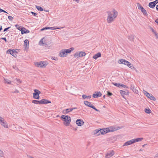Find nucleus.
<instances>
[{"label":"nucleus","mask_w":158,"mask_h":158,"mask_svg":"<svg viewBox=\"0 0 158 158\" xmlns=\"http://www.w3.org/2000/svg\"><path fill=\"white\" fill-rule=\"evenodd\" d=\"M108 16L107 22L110 23L113 22L118 15V12L115 9H113L111 11H108L107 12Z\"/></svg>","instance_id":"1"},{"label":"nucleus","mask_w":158,"mask_h":158,"mask_svg":"<svg viewBox=\"0 0 158 158\" xmlns=\"http://www.w3.org/2000/svg\"><path fill=\"white\" fill-rule=\"evenodd\" d=\"M60 118L61 120L64 121L63 123L64 125L66 126H69L71 121V118L69 116L62 115L61 116Z\"/></svg>","instance_id":"2"},{"label":"nucleus","mask_w":158,"mask_h":158,"mask_svg":"<svg viewBox=\"0 0 158 158\" xmlns=\"http://www.w3.org/2000/svg\"><path fill=\"white\" fill-rule=\"evenodd\" d=\"M32 102L33 103L39 105L51 103V102L50 101L44 99H43L40 101L33 100L32 101Z\"/></svg>","instance_id":"3"},{"label":"nucleus","mask_w":158,"mask_h":158,"mask_svg":"<svg viewBox=\"0 0 158 158\" xmlns=\"http://www.w3.org/2000/svg\"><path fill=\"white\" fill-rule=\"evenodd\" d=\"M34 92L33 94V98L35 99H39L40 97V94H41V92L37 89L34 90Z\"/></svg>","instance_id":"4"},{"label":"nucleus","mask_w":158,"mask_h":158,"mask_svg":"<svg viewBox=\"0 0 158 158\" xmlns=\"http://www.w3.org/2000/svg\"><path fill=\"white\" fill-rule=\"evenodd\" d=\"M137 4L139 10L141 11L144 15L148 16V14L147 11L139 3H137Z\"/></svg>","instance_id":"5"},{"label":"nucleus","mask_w":158,"mask_h":158,"mask_svg":"<svg viewBox=\"0 0 158 158\" xmlns=\"http://www.w3.org/2000/svg\"><path fill=\"white\" fill-rule=\"evenodd\" d=\"M86 54L85 52H79L75 53L74 55V57L78 58L79 57H82L85 56Z\"/></svg>","instance_id":"6"},{"label":"nucleus","mask_w":158,"mask_h":158,"mask_svg":"<svg viewBox=\"0 0 158 158\" xmlns=\"http://www.w3.org/2000/svg\"><path fill=\"white\" fill-rule=\"evenodd\" d=\"M0 122L1 125L4 127L8 128V125L7 124V122L5 121V119L0 116Z\"/></svg>","instance_id":"7"},{"label":"nucleus","mask_w":158,"mask_h":158,"mask_svg":"<svg viewBox=\"0 0 158 158\" xmlns=\"http://www.w3.org/2000/svg\"><path fill=\"white\" fill-rule=\"evenodd\" d=\"M121 129L120 127L110 126L107 128L108 132H114Z\"/></svg>","instance_id":"8"},{"label":"nucleus","mask_w":158,"mask_h":158,"mask_svg":"<svg viewBox=\"0 0 158 158\" xmlns=\"http://www.w3.org/2000/svg\"><path fill=\"white\" fill-rule=\"evenodd\" d=\"M76 124L79 126H81L83 125L84 123L83 120L81 119H78L76 121Z\"/></svg>","instance_id":"9"},{"label":"nucleus","mask_w":158,"mask_h":158,"mask_svg":"<svg viewBox=\"0 0 158 158\" xmlns=\"http://www.w3.org/2000/svg\"><path fill=\"white\" fill-rule=\"evenodd\" d=\"M120 93L122 96L125 99L124 97V95H128L129 94V92L128 90H126V91H124L122 90H120Z\"/></svg>","instance_id":"10"},{"label":"nucleus","mask_w":158,"mask_h":158,"mask_svg":"<svg viewBox=\"0 0 158 158\" xmlns=\"http://www.w3.org/2000/svg\"><path fill=\"white\" fill-rule=\"evenodd\" d=\"M67 55L64 49L62 50L59 54V56L61 57L66 56Z\"/></svg>","instance_id":"11"},{"label":"nucleus","mask_w":158,"mask_h":158,"mask_svg":"<svg viewBox=\"0 0 158 158\" xmlns=\"http://www.w3.org/2000/svg\"><path fill=\"white\" fill-rule=\"evenodd\" d=\"M102 94L100 92H95L93 95V97L94 98H97L101 96Z\"/></svg>","instance_id":"12"},{"label":"nucleus","mask_w":158,"mask_h":158,"mask_svg":"<svg viewBox=\"0 0 158 158\" xmlns=\"http://www.w3.org/2000/svg\"><path fill=\"white\" fill-rule=\"evenodd\" d=\"M114 154V152L112 150L111 152H108L106 155V158H110Z\"/></svg>","instance_id":"13"},{"label":"nucleus","mask_w":158,"mask_h":158,"mask_svg":"<svg viewBox=\"0 0 158 158\" xmlns=\"http://www.w3.org/2000/svg\"><path fill=\"white\" fill-rule=\"evenodd\" d=\"M101 131V135H104L108 132L107 128H104L100 129Z\"/></svg>","instance_id":"14"},{"label":"nucleus","mask_w":158,"mask_h":158,"mask_svg":"<svg viewBox=\"0 0 158 158\" xmlns=\"http://www.w3.org/2000/svg\"><path fill=\"white\" fill-rule=\"evenodd\" d=\"M72 111V109H71V108H70L64 110L63 111V113L64 114H67Z\"/></svg>","instance_id":"15"},{"label":"nucleus","mask_w":158,"mask_h":158,"mask_svg":"<svg viewBox=\"0 0 158 158\" xmlns=\"http://www.w3.org/2000/svg\"><path fill=\"white\" fill-rule=\"evenodd\" d=\"M7 53H9L10 55H12V56L15 57V54L14 52V50L13 49H9L7 51Z\"/></svg>","instance_id":"16"},{"label":"nucleus","mask_w":158,"mask_h":158,"mask_svg":"<svg viewBox=\"0 0 158 158\" xmlns=\"http://www.w3.org/2000/svg\"><path fill=\"white\" fill-rule=\"evenodd\" d=\"M130 89L135 93L137 94L138 93V91L136 90L135 86L134 85H131Z\"/></svg>","instance_id":"17"},{"label":"nucleus","mask_w":158,"mask_h":158,"mask_svg":"<svg viewBox=\"0 0 158 158\" xmlns=\"http://www.w3.org/2000/svg\"><path fill=\"white\" fill-rule=\"evenodd\" d=\"M101 132L100 130H96L94 131V135L96 136H98L101 134Z\"/></svg>","instance_id":"18"},{"label":"nucleus","mask_w":158,"mask_h":158,"mask_svg":"<svg viewBox=\"0 0 158 158\" xmlns=\"http://www.w3.org/2000/svg\"><path fill=\"white\" fill-rule=\"evenodd\" d=\"M133 143V141L132 139H131V140L128 141L126 142L123 145V146H128L131 144Z\"/></svg>","instance_id":"19"},{"label":"nucleus","mask_w":158,"mask_h":158,"mask_svg":"<svg viewBox=\"0 0 158 158\" xmlns=\"http://www.w3.org/2000/svg\"><path fill=\"white\" fill-rule=\"evenodd\" d=\"M84 103L85 105L91 108L92 107L91 106H92L93 105L91 104V103L90 102L86 101H85L84 102Z\"/></svg>","instance_id":"20"},{"label":"nucleus","mask_w":158,"mask_h":158,"mask_svg":"<svg viewBox=\"0 0 158 158\" xmlns=\"http://www.w3.org/2000/svg\"><path fill=\"white\" fill-rule=\"evenodd\" d=\"M143 138H137L136 139H132L133 143L136 142L141 141Z\"/></svg>","instance_id":"21"},{"label":"nucleus","mask_w":158,"mask_h":158,"mask_svg":"<svg viewBox=\"0 0 158 158\" xmlns=\"http://www.w3.org/2000/svg\"><path fill=\"white\" fill-rule=\"evenodd\" d=\"M101 56V54L100 52H98L96 54H95L93 56V58L94 59L96 60L98 58L100 57Z\"/></svg>","instance_id":"22"},{"label":"nucleus","mask_w":158,"mask_h":158,"mask_svg":"<svg viewBox=\"0 0 158 158\" xmlns=\"http://www.w3.org/2000/svg\"><path fill=\"white\" fill-rule=\"evenodd\" d=\"M66 52V54L70 53L72 51L74 50V48L73 47L67 49H64Z\"/></svg>","instance_id":"23"},{"label":"nucleus","mask_w":158,"mask_h":158,"mask_svg":"<svg viewBox=\"0 0 158 158\" xmlns=\"http://www.w3.org/2000/svg\"><path fill=\"white\" fill-rule=\"evenodd\" d=\"M127 61L123 59H120L118 60V63L119 64H125Z\"/></svg>","instance_id":"24"},{"label":"nucleus","mask_w":158,"mask_h":158,"mask_svg":"<svg viewBox=\"0 0 158 158\" xmlns=\"http://www.w3.org/2000/svg\"><path fill=\"white\" fill-rule=\"evenodd\" d=\"M42 66V68L46 66L48 64V63L47 61H41V62Z\"/></svg>","instance_id":"25"},{"label":"nucleus","mask_w":158,"mask_h":158,"mask_svg":"<svg viewBox=\"0 0 158 158\" xmlns=\"http://www.w3.org/2000/svg\"><path fill=\"white\" fill-rule=\"evenodd\" d=\"M21 31L22 34L28 33L30 32L28 30L26 29V28L25 30L24 29H22Z\"/></svg>","instance_id":"26"},{"label":"nucleus","mask_w":158,"mask_h":158,"mask_svg":"<svg viewBox=\"0 0 158 158\" xmlns=\"http://www.w3.org/2000/svg\"><path fill=\"white\" fill-rule=\"evenodd\" d=\"M147 97L149 98L150 99L153 101H155L156 100V98L151 94H150V95L148 96Z\"/></svg>","instance_id":"27"},{"label":"nucleus","mask_w":158,"mask_h":158,"mask_svg":"<svg viewBox=\"0 0 158 158\" xmlns=\"http://www.w3.org/2000/svg\"><path fill=\"white\" fill-rule=\"evenodd\" d=\"M15 27H16V28L18 29V30L21 31L22 29H24L25 30V28L24 27H21V26H19V25L16 24L15 25Z\"/></svg>","instance_id":"28"},{"label":"nucleus","mask_w":158,"mask_h":158,"mask_svg":"<svg viewBox=\"0 0 158 158\" xmlns=\"http://www.w3.org/2000/svg\"><path fill=\"white\" fill-rule=\"evenodd\" d=\"M150 28L152 31L155 34V36H156V38L158 39V33L155 31L152 27H151Z\"/></svg>","instance_id":"29"},{"label":"nucleus","mask_w":158,"mask_h":158,"mask_svg":"<svg viewBox=\"0 0 158 158\" xmlns=\"http://www.w3.org/2000/svg\"><path fill=\"white\" fill-rule=\"evenodd\" d=\"M135 38V36L133 35H131L129 36L128 37V39L129 40L132 41H134V39Z\"/></svg>","instance_id":"30"},{"label":"nucleus","mask_w":158,"mask_h":158,"mask_svg":"<svg viewBox=\"0 0 158 158\" xmlns=\"http://www.w3.org/2000/svg\"><path fill=\"white\" fill-rule=\"evenodd\" d=\"M40 62L41 61L39 62H35V64L36 66L38 67L42 68L41 63Z\"/></svg>","instance_id":"31"},{"label":"nucleus","mask_w":158,"mask_h":158,"mask_svg":"<svg viewBox=\"0 0 158 158\" xmlns=\"http://www.w3.org/2000/svg\"><path fill=\"white\" fill-rule=\"evenodd\" d=\"M148 6L150 8H153L155 7V5L152 2H151L149 3Z\"/></svg>","instance_id":"32"},{"label":"nucleus","mask_w":158,"mask_h":158,"mask_svg":"<svg viewBox=\"0 0 158 158\" xmlns=\"http://www.w3.org/2000/svg\"><path fill=\"white\" fill-rule=\"evenodd\" d=\"M29 45V41L28 40H25L24 41V45L26 47L28 46Z\"/></svg>","instance_id":"33"},{"label":"nucleus","mask_w":158,"mask_h":158,"mask_svg":"<svg viewBox=\"0 0 158 158\" xmlns=\"http://www.w3.org/2000/svg\"><path fill=\"white\" fill-rule=\"evenodd\" d=\"M4 82L5 83L10 84L11 81L8 79H4Z\"/></svg>","instance_id":"34"},{"label":"nucleus","mask_w":158,"mask_h":158,"mask_svg":"<svg viewBox=\"0 0 158 158\" xmlns=\"http://www.w3.org/2000/svg\"><path fill=\"white\" fill-rule=\"evenodd\" d=\"M35 7H36V8L38 10L40 11H44V9L42 7H41L39 6H36Z\"/></svg>","instance_id":"35"},{"label":"nucleus","mask_w":158,"mask_h":158,"mask_svg":"<svg viewBox=\"0 0 158 158\" xmlns=\"http://www.w3.org/2000/svg\"><path fill=\"white\" fill-rule=\"evenodd\" d=\"M82 98L84 99H85L86 98H90L91 97V95H89L88 96H87L86 95L83 94L82 95Z\"/></svg>","instance_id":"36"},{"label":"nucleus","mask_w":158,"mask_h":158,"mask_svg":"<svg viewBox=\"0 0 158 158\" xmlns=\"http://www.w3.org/2000/svg\"><path fill=\"white\" fill-rule=\"evenodd\" d=\"M144 111L145 113L147 114H150L151 112V110L149 109L145 108L144 110Z\"/></svg>","instance_id":"37"},{"label":"nucleus","mask_w":158,"mask_h":158,"mask_svg":"<svg viewBox=\"0 0 158 158\" xmlns=\"http://www.w3.org/2000/svg\"><path fill=\"white\" fill-rule=\"evenodd\" d=\"M63 28V27H61L60 28ZM60 28L59 27H58V28H55L54 27H49V29H51L52 30H56V29H59Z\"/></svg>","instance_id":"38"},{"label":"nucleus","mask_w":158,"mask_h":158,"mask_svg":"<svg viewBox=\"0 0 158 158\" xmlns=\"http://www.w3.org/2000/svg\"><path fill=\"white\" fill-rule=\"evenodd\" d=\"M112 84L114 85L117 86L118 87H120V83H116L112 82Z\"/></svg>","instance_id":"39"},{"label":"nucleus","mask_w":158,"mask_h":158,"mask_svg":"<svg viewBox=\"0 0 158 158\" xmlns=\"http://www.w3.org/2000/svg\"><path fill=\"white\" fill-rule=\"evenodd\" d=\"M143 93H144V94L146 95V96L147 97L148 96H149L150 95V94H149V93H148V92H147L146 91H143Z\"/></svg>","instance_id":"40"},{"label":"nucleus","mask_w":158,"mask_h":158,"mask_svg":"<svg viewBox=\"0 0 158 158\" xmlns=\"http://www.w3.org/2000/svg\"><path fill=\"white\" fill-rule=\"evenodd\" d=\"M14 50V52L16 56H17L16 55V53H18V49H13Z\"/></svg>","instance_id":"41"},{"label":"nucleus","mask_w":158,"mask_h":158,"mask_svg":"<svg viewBox=\"0 0 158 158\" xmlns=\"http://www.w3.org/2000/svg\"><path fill=\"white\" fill-rule=\"evenodd\" d=\"M49 29V27H44L43 28L40 30L41 31H43L44 30H46Z\"/></svg>","instance_id":"42"},{"label":"nucleus","mask_w":158,"mask_h":158,"mask_svg":"<svg viewBox=\"0 0 158 158\" xmlns=\"http://www.w3.org/2000/svg\"><path fill=\"white\" fill-rule=\"evenodd\" d=\"M107 95L108 96H110L112 95V94L111 92H110L109 91H107Z\"/></svg>","instance_id":"43"},{"label":"nucleus","mask_w":158,"mask_h":158,"mask_svg":"<svg viewBox=\"0 0 158 158\" xmlns=\"http://www.w3.org/2000/svg\"><path fill=\"white\" fill-rule=\"evenodd\" d=\"M92 106L91 108H93V109H94V110H95L96 111H98V112L99 111V110H98L97 109H96L94 105H93L92 106Z\"/></svg>","instance_id":"44"},{"label":"nucleus","mask_w":158,"mask_h":158,"mask_svg":"<svg viewBox=\"0 0 158 158\" xmlns=\"http://www.w3.org/2000/svg\"><path fill=\"white\" fill-rule=\"evenodd\" d=\"M8 18L10 21H12L13 20L14 18L11 16H8Z\"/></svg>","instance_id":"45"},{"label":"nucleus","mask_w":158,"mask_h":158,"mask_svg":"<svg viewBox=\"0 0 158 158\" xmlns=\"http://www.w3.org/2000/svg\"><path fill=\"white\" fill-rule=\"evenodd\" d=\"M127 66L130 68H131L133 67V64L130 62V63L128 64Z\"/></svg>","instance_id":"46"},{"label":"nucleus","mask_w":158,"mask_h":158,"mask_svg":"<svg viewBox=\"0 0 158 158\" xmlns=\"http://www.w3.org/2000/svg\"><path fill=\"white\" fill-rule=\"evenodd\" d=\"M0 156L3 157L4 156V153L3 152L0 150Z\"/></svg>","instance_id":"47"},{"label":"nucleus","mask_w":158,"mask_h":158,"mask_svg":"<svg viewBox=\"0 0 158 158\" xmlns=\"http://www.w3.org/2000/svg\"><path fill=\"white\" fill-rule=\"evenodd\" d=\"M12 67L13 68V69H15V70H19V69L16 66V65H13L12 66Z\"/></svg>","instance_id":"48"},{"label":"nucleus","mask_w":158,"mask_h":158,"mask_svg":"<svg viewBox=\"0 0 158 158\" xmlns=\"http://www.w3.org/2000/svg\"><path fill=\"white\" fill-rule=\"evenodd\" d=\"M120 86H122V87H123L124 88H128V87L126 85H123L122 84H120Z\"/></svg>","instance_id":"49"},{"label":"nucleus","mask_w":158,"mask_h":158,"mask_svg":"<svg viewBox=\"0 0 158 158\" xmlns=\"http://www.w3.org/2000/svg\"><path fill=\"white\" fill-rule=\"evenodd\" d=\"M152 2L156 6V5L158 3V0H156L155 1Z\"/></svg>","instance_id":"50"},{"label":"nucleus","mask_w":158,"mask_h":158,"mask_svg":"<svg viewBox=\"0 0 158 158\" xmlns=\"http://www.w3.org/2000/svg\"><path fill=\"white\" fill-rule=\"evenodd\" d=\"M1 12H3L5 13H7L6 11L4 10H2V9L0 8V13H1Z\"/></svg>","instance_id":"51"},{"label":"nucleus","mask_w":158,"mask_h":158,"mask_svg":"<svg viewBox=\"0 0 158 158\" xmlns=\"http://www.w3.org/2000/svg\"><path fill=\"white\" fill-rule=\"evenodd\" d=\"M10 28V27H8L5 28L3 30V31L5 32V31H6Z\"/></svg>","instance_id":"52"},{"label":"nucleus","mask_w":158,"mask_h":158,"mask_svg":"<svg viewBox=\"0 0 158 158\" xmlns=\"http://www.w3.org/2000/svg\"><path fill=\"white\" fill-rule=\"evenodd\" d=\"M31 13L34 16H36L37 15V14L36 13L33 12L32 11L31 12Z\"/></svg>","instance_id":"53"},{"label":"nucleus","mask_w":158,"mask_h":158,"mask_svg":"<svg viewBox=\"0 0 158 158\" xmlns=\"http://www.w3.org/2000/svg\"><path fill=\"white\" fill-rule=\"evenodd\" d=\"M132 69H133L136 72H138L137 70L136 69V68L135 67H133L131 68Z\"/></svg>","instance_id":"54"},{"label":"nucleus","mask_w":158,"mask_h":158,"mask_svg":"<svg viewBox=\"0 0 158 158\" xmlns=\"http://www.w3.org/2000/svg\"><path fill=\"white\" fill-rule=\"evenodd\" d=\"M1 39L4 40L5 41V42H7V40L6 39V38H5V37H3V38H1Z\"/></svg>","instance_id":"55"},{"label":"nucleus","mask_w":158,"mask_h":158,"mask_svg":"<svg viewBox=\"0 0 158 158\" xmlns=\"http://www.w3.org/2000/svg\"><path fill=\"white\" fill-rule=\"evenodd\" d=\"M19 92V90L17 89H15V91H14V93H18Z\"/></svg>","instance_id":"56"},{"label":"nucleus","mask_w":158,"mask_h":158,"mask_svg":"<svg viewBox=\"0 0 158 158\" xmlns=\"http://www.w3.org/2000/svg\"><path fill=\"white\" fill-rule=\"evenodd\" d=\"M129 63H130V62L129 61H127L126 63L125 64V65L127 66L128 64H129Z\"/></svg>","instance_id":"57"},{"label":"nucleus","mask_w":158,"mask_h":158,"mask_svg":"<svg viewBox=\"0 0 158 158\" xmlns=\"http://www.w3.org/2000/svg\"><path fill=\"white\" fill-rule=\"evenodd\" d=\"M155 158H158V153L155 156Z\"/></svg>","instance_id":"58"},{"label":"nucleus","mask_w":158,"mask_h":158,"mask_svg":"<svg viewBox=\"0 0 158 158\" xmlns=\"http://www.w3.org/2000/svg\"><path fill=\"white\" fill-rule=\"evenodd\" d=\"M155 22L156 23H157L158 24V19H156L155 21Z\"/></svg>","instance_id":"59"},{"label":"nucleus","mask_w":158,"mask_h":158,"mask_svg":"<svg viewBox=\"0 0 158 158\" xmlns=\"http://www.w3.org/2000/svg\"><path fill=\"white\" fill-rule=\"evenodd\" d=\"M71 109H72V111H73V110L77 109V108L76 107H74V108H71Z\"/></svg>","instance_id":"60"},{"label":"nucleus","mask_w":158,"mask_h":158,"mask_svg":"<svg viewBox=\"0 0 158 158\" xmlns=\"http://www.w3.org/2000/svg\"><path fill=\"white\" fill-rule=\"evenodd\" d=\"M17 81L19 83H21V81L20 79H17Z\"/></svg>","instance_id":"61"},{"label":"nucleus","mask_w":158,"mask_h":158,"mask_svg":"<svg viewBox=\"0 0 158 158\" xmlns=\"http://www.w3.org/2000/svg\"><path fill=\"white\" fill-rule=\"evenodd\" d=\"M156 10L158 11V5H156Z\"/></svg>","instance_id":"62"},{"label":"nucleus","mask_w":158,"mask_h":158,"mask_svg":"<svg viewBox=\"0 0 158 158\" xmlns=\"http://www.w3.org/2000/svg\"><path fill=\"white\" fill-rule=\"evenodd\" d=\"M2 30V27L1 26H0V31H1Z\"/></svg>","instance_id":"63"},{"label":"nucleus","mask_w":158,"mask_h":158,"mask_svg":"<svg viewBox=\"0 0 158 158\" xmlns=\"http://www.w3.org/2000/svg\"><path fill=\"white\" fill-rule=\"evenodd\" d=\"M75 1L77 2L78 3L79 2V1L78 0H74Z\"/></svg>","instance_id":"64"}]
</instances>
